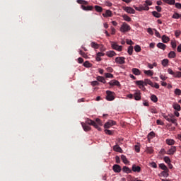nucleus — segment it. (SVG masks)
<instances>
[{
    "instance_id": "nucleus-1",
    "label": "nucleus",
    "mask_w": 181,
    "mask_h": 181,
    "mask_svg": "<svg viewBox=\"0 0 181 181\" xmlns=\"http://www.w3.org/2000/svg\"><path fill=\"white\" fill-rule=\"evenodd\" d=\"M86 124L88 125H92V127H94L98 131H101V127H103V122H101V119L97 118L95 121L91 120V119H87L86 121Z\"/></svg>"
},
{
    "instance_id": "nucleus-2",
    "label": "nucleus",
    "mask_w": 181,
    "mask_h": 181,
    "mask_svg": "<svg viewBox=\"0 0 181 181\" xmlns=\"http://www.w3.org/2000/svg\"><path fill=\"white\" fill-rule=\"evenodd\" d=\"M164 118L165 119H166V121H168V122H172V124H175V125H177V122H176L177 119L175 118V115L172 114L168 115H164Z\"/></svg>"
},
{
    "instance_id": "nucleus-3",
    "label": "nucleus",
    "mask_w": 181,
    "mask_h": 181,
    "mask_svg": "<svg viewBox=\"0 0 181 181\" xmlns=\"http://www.w3.org/2000/svg\"><path fill=\"white\" fill-rule=\"evenodd\" d=\"M106 94V100L107 101H114L115 100V93L111 90H107Z\"/></svg>"
},
{
    "instance_id": "nucleus-4",
    "label": "nucleus",
    "mask_w": 181,
    "mask_h": 181,
    "mask_svg": "<svg viewBox=\"0 0 181 181\" xmlns=\"http://www.w3.org/2000/svg\"><path fill=\"white\" fill-rule=\"evenodd\" d=\"M129 30H131V26H129L127 23H123L121 25L120 31L125 33V32H129Z\"/></svg>"
},
{
    "instance_id": "nucleus-5",
    "label": "nucleus",
    "mask_w": 181,
    "mask_h": 181,
    "mask_svg": "<svg viewBox=\"0 0 181 181\" xmlns=\"http://www.w3.org/2000/svg\"><path fill=\"white\" fill-rule=\"evenodd\" d=\"M111 46L114 50H117V52H122V46L118 45V44H117V42H112Z\"/></svg>"
},
{
    "instance_id": "nucleus-6",
    "label": "nucleus",
    "mask_w": 181,
    "mask_h": 181,
    "mask_svg": "<svg viewBox=\"0 0 181 181\" xmlns=\"http://www.w3.org/2000/svg\"><path fill=\"white\" fill-rule=\"evenodd\" d=\"M117 124V122L114 121V120H109L108 122H107L105 125H104V128L105 129H108V128H111V127L116 125Z\"/></svg>"
},
{
    "instance_id": "nucleus-7",
    "label": "nucleus",
    "mask_w": 181,
    "mask_h": 181,
    "mask_svg": "<svg viewBox=\"0 0 181 181\" xmlns=\"http://www.w3.org/2000/svg\"><path fill=\"white\" fill-rule=\"evenodd\" d=\"M115 62L117 63V64H125V57H117L115 58Z\"/></svg>"
},
{
    "instance_id": "nucleus-8",
    "label": "nucleus",
    "mask_w": 181,
    "mask_h": 181,
    "mask_svg": "<svg viewBox=\"0 0 181 181\" xmlns=\"http://www.w3.org/2000/svg\"><path fill=\"white\" fill-rule=\"evenodd\" d=\"M109 85L111 86H117V87H121V83H119V81L117 80H112L108 83Z\"/></svg>"
},
{
    "instance_id": "nucleus-9",
    "label": "nucleus",
    "mask_w": 181,
    "mask_h": 181,
    "mask_svg": "<svg viewBox=\"0 0 181 181\" xmlns=\"http://www.w3.org/2000/svg\"><path fill=\"white\" fill-rule=\"evenodd\" d=\"M82 127L83 128V130L86 132H88V131H91V127H90L89 125L87 124V122H86V123L82 122L81 123Z\"/></svg>"
},
{
    "instance_id": "nucleus-10",
    "label": "nucleus",
    "mask_w": 181,
    "mask_h": 181,
    "mask_svg": "<svg viewBox=\"0 0 181 181\" xmlns=\"http://www.w3.org/2000/svg\"><path fill=\"white\" fill-rule=\"evenodd\" d=\"M112 170L115 173H119V172H121V165L115 164L113 165Z\"/></svg>"
},
{
    "instance_id": "nucleus-11",
    "label": "nucleus",
    "mask_w": 181,
    "mask_h": 181,
    "mask_svg": "<svg viewBox=\"0 0 181 181\" xmlns=\"http://www.w3.org/2000/svg\"><path fill=\"white\" fill-rule=\"evenodd\" d=\"M124 11H125V12H127V13H132L134 14L135 13V10L133 9L132 7H124Z\"/></svg>"
},
{
    "instance_id": "nucleus-12",
    "label": "nucleus",
    "mask_w": 181,
    "mask_h": 181,
    "mask_svg": "<svg viewBox=\"0 0 181 181\" xmlns=\"http://www.w3.org/2000/svg\"><path fill=\"white\" fill-rule=\"evenodd\" d=\"M103 16H104V18H111V16H112V11L106 10L105 13H103Z\"/></svg>"
},
{
    "instance_id": "nucleus-13",
    "label": "nucleus",
    "mask_w": 181,
    "mask_h": 181,
    "mask_svg": "<svg viewBox=\"0 0 181 181\" xmlns=\"http://www.w3.org/2000/svg\"><path fill=\"white\" fill-rule=\"evenodd\" d=\"M135 83L136 86H139V88H145V83L144 81H136Z\"/></svg>"
},
{
    "instance_id": "nucleus-14",
    "label": "nucleus",
    "mask_w": 181,
    "mask_h": 181,
    "mask_svg": "<svg viewBox=\"0 0 181 181\" xmlns=\"http://www.w3.org/2000/svg\"><path fill=\"white\" fill-rule=\"evenodd\" d=\"M132 71L134 76H141V71L139 69L137 68H133L132 69Z\"/></svg>"
},
{
    "instance_id": "nucleus-15",
    "label": "nucleus",
    "mask_w": 181,
    "mask_h": 181,
    "mask_svg": "<svg viewBox=\"0 0 181 181\" xmlns=\"http://www.w3.org/2000/svg\"><path fill=\"white\" fill-rule=\"evenodd\" d=\"M134 97L136 101H139V100H141V92L140 91L136 92L134 95Z\"/></svg>"
},
{
    "instance_id": "nucleus-16",
    "label": "nucleus",
    "mask_w": 181,
    "mask_h": 181,
    "mask_svg": "<svg viewBox=\"0 0 181 181\" xmlns=\"http://www.w3.org/2000/svg\"><path fill=\"white\" fill-rule=\"evenodd\" d=\"M106 56L107 57H114V56H117V53L114 51H108L106 52Z\"/></svg>"
},
{
    "instance_id": "nucleus-17",
    "label": "nucleus",
    "mask_w": 181,
    "mask_h": 181,
    "mask_svg": "<svg viewBox=\"0 0 181 181\" xmlns=\"http://www.w3.org/2000/svg\"><path fill=\"white\" fill-rule=\"evenodd\" d=\"M132 170L133 172H137V173H139L141 172V167L140 166H136V165L134 164L132 165Z\"/></svg>"
},
{
    "instance_id": "nucleus-18",
    "label": "nucleus",
    "mask_w": 181,
    "mask_h": 181,
    "mask_svg": "<svg viewBox=\"0 0 181 181\" xmlns=\"http://www.w3.org/2000/svg\"><path fill=\"white\" fill-rule=\"evenodd\" d=\"M81 8H82V9L83 11H93V6H86L84 5H82Z\"/></svg>"
},
{
    "instance_id": "nucleus-19",
    "label": "nucleus",
    "mask_w": 181,
    "mask_h": 181,
    "mask_svg": "<svg viewBox=\"0 0 181 181\" xmlns=\"http://www.w3.org/2000/svg\"><path fill=\"white\" fill-rule=\"evenodd\" d=\"M113 151H115V152H119L120 153H122V148H121V147H119V146L118 145L114 146Z\"/></svg>"
},
{
    "instance_id": "nucleus-20",
    "label": "nucleus",
    "mask_w": 181,
    "mask_h": 181,
    "mask_svg": "<svg viewBox=\"0 0 181 181\" xmlns=\"http://www.w3.org/2000/svg\"><path fill=\"white\" fill-rule=\"evenodd\" d=\"M96 80L98 81H100V83H103V84H105L107 81H105V78L103 76H97Z\"/></svg>"
},
{
    "instance_id": "nucleus-21",
    "label": "nucleus",
    "mask_w": 181,
    "mask_h": 181,
    "mask_svg": "<svg viewBox=\"0 0 181 181\" xmlns=\"http://www.w3.org/2000/svg\"><path fill=\"white\" fill-rule=\"evenodd\" d=\"M168 155H173L176 152V146H172L168 151Z\"/></svg>"
},
{
    "instance_id": "nucleus-22",
    "label": "nucleus",
    "mask_w": 181,
    "mask_h": 181,
    "mask_svg": "<svg viewBox=\"0 0 181 181\" xmlns=\"http://www.w3.org/2000/svg\"><path fill=\"white\" fill-rule=\"evenodd\" d=\"M157 47H158V49H161L162 50H165V49H166V45L159 42L157 44Z\"/></svg>"
},
{
    "instance_id": "nucleus-23",
    "label": "nucleus",
    "mask_w": 181,
    "mask_h": 181,
    "mask_svg": "<svg viewBox=\"0 0 181 181\" xmlns=\"http://www.w3.org/2000/svg\"><path fill=\"white\" fill-rule=\"evenodd\" d=\"M173 107L174 108V110H175V111H180L181 110L180 105L177 103H173Z\"/></svg>"
},
{
    "instance_id": "nucleus-24",
    "label": "nucleus",
    "mask_w": 181,
    "mask_h": 181,
    "mask_svg": "<svg viewBox=\"0 0 181 181\" xmlns=\"http://www.w3.org/2000/svg\"><path fill=\"white\" fill-rule=\"evenodd\" d=\"M168 57L169 59H175L176 57V52L174 51H171L168 53Z\"/></svg>"
},
{
    "instance_id": "nucleus-25",
    "label": "nucleus",
    "mask_w": 181,
    "mask_h": 181,
    "mask_svg": "<svg viewBox=\"0 0 181 181\" xmlns=\"http://www.w3.org/2000/svg\"><path fill=\"white\" fill-rule=\"evenodd\" d=\"M90 46H91V47H93V49H99L100 48V45H98L95 42H92L90 43Z\"/></svg>"
},
{
    "instance_id": "nucleus-26",
    "label": "nucleus",
    "mask_w": 181,
    "mask_h": 181,
    "mask_svg": "<svg viewBox=\"0 0 181 181\" xmlns=\"http://www.w3.org/2000/svg\"><path fill=\"white\" fill-rule=\"evenodd\" d=\"M83 66L86 68H90V67H93V64L90 63V62L88 61H86L83 63Z\"/></svg>"
},
{
    "instance_id": "nucleus-27",
    "label": "nucleus",
    "mask_w": 181,
    "mask_h": 181,
    "mask_svg": "<svg viewBox=\"0 0 181 181\" xmlns=\"http://www.w3.org/2000/svg\"><path fill=\"white\" fill-rule=\"evenodd\" d=\"M122 170L123 172H125V173H132V170H131V169L127 166H124Z\"/></svg>"
},
{
    "instance_id": "nucleus-28",
    "label": "nucleus",
    "mask_w": 181,
    "mask_h": 181,
    "mask_svg": "<svg viewBox=\"0 0 181 181\" xmlns=\"http://www.w3.org/2000/svg\"><path fill=\"white\" fill-rule=\"evenodd\" d=\"M169 40H170L169 37H168L166 35H163L162 41H163V43H168V42H169Z\"/></svg>"
},
{
    "instance_id": "nucleus-29",
    "label": "nucleus",
    "mask_w": 181,
    "mask_h": 181,
    "mask_svg": "<svg viewBox=\"0 0 181 181\" xmlns=\"http://www.w3.org/2000/svg\"><path fill=\"white\" fill-rule=\"evenodd\" d=\"M144 74H146V76H153V71H151V70H144Z\"/></svg>"
},
{
    "instance_id": "nucleus-30",
    "label": "nucleus",
    "mask_w": 181,
    "mask_h": 181,
    "mask_svg": "<svg viewBox=\"0 0 181 181\" xmlns=\"http://www.w3.org/2000/svg\"><path fill=\"white\" fill-rule=\"evenodd\" d=\"M141 11H149V6L146 4L140 5Z\"/></svg>"
},
{
    "instance_id": "nucleus-31",
    "label": "nucleus",
    "mask_w": 181,
    "mask_h": 181,
    "mask_svg": "<svg viewBox=\"0 0 181 181\" xmlns=\"http://www.w3.org/2000/svg\"><path fill=\"white\" fill-rule=\"evenodd\" d=\"M162 66H163L164 67H166V66H168V64H169V59H165L162 61L161 62Z\"/></svg>"
},
{
    "instance_id": "nucleus-32",
    "label": "nucleus",
    "mask_w": 181,
    "mask_h": 181,
    "mask_svg": "<svg viewBox=\"0 0 181 181\" xmlns=\"http://www.w3.org/2000/svg\"><path fill=\"white\" fill-rule=\"evenodd\" d=\"M152 15L153 16H154L155 18H160L162 16V14L158 13V11H153L152 12Z\"/></svg>"
},
{
    "instance_id": "nucleus-33",
    "label": "nucleus",
    "mask_w": 181,
    "mask_h": 181,
    "mask_svg": "<svg viewBox=\"0 0 181 181\" xmlns=\"http://www.w3.org/2000/svg\"><path fill=\"white\" fill-rule=\"evenodd\" d=\"M133 52H134V47L129 46L127 50V53L129 54V56H132Z\"/></svg>"
},
{
    "instance_id": "nucleus-34",
    "label": "nucleus",
    "mask_w": 181,
    "mask_h": 181,
    "mask_svg": "<svg viewBox=\"0 0 181 181\" xmlns=\"http://www.w3.org/2000/svg\"><path fill=\"white\" fill-rule=\"evenodd\" d=\"M165 4H168V5H175V0H163Z\"/></svg>"
},
{
    "instance_id": "nucleus-35",
    "label": "nucleus",
    "mask_w": 181,
    "mask_h": 181,
    "mask_svg": "<svg viewBox=\"0 0 181 181\" xmlns=\"http://www.w3.org/2000/svg\"><path fill=\"white\" fill-rule=\"evenodd\" d=\"M167 145H175V140L173 139H166Z\"/></svg>"
},
{
    "instance_id": "nucleus-36",
    "label": "nucleus",
    "mask_w": 181,
    "mask_h": 181,
    "mask_svg": "<svg viewBox=\"0 0 181 181\" xmlns=\"http://www.w3.org/2000/svg\"><path fill=\"white\" fill-rule=\"evenodd\" d=\"M123 19L126 21V22H131L132 19L131 17L128 16L127 15H123Z\"/></svg>"
},
{
    "instance_id": "nucleus-37",
    "label": "nucleus",
    "mask_w": 181,
    "mask_h": 181,
    "mask_svg": "<svg viewBox=\"0 0 181 181\" xmlns=\"http://www.w3.org/2000/svg\"><path fill=\"white\" fill-rule=\"evenodd\" d=\"M151 101H153V103H158V97L155 95H152L151 96Z\"/></svg>"
},
{
    "instance_id": "nucleus-38",
    "label": "nucleus",
    "mask_w": 181,
    "mask_h": 181,
    "mask_svg": "<svg viewBox=\"0 0 181 181\" xmlns=\"http://www.w3.org/2000/svg\"><path fill=\"white\" fill-rule=\"evenodd\" d=\"M121 159L123 161V163H125V165H127V163H128V159H127V156L122 155Z\"/></svg>"
},
{
    "instance_id": "nucleus-39",
    "label": "nucleus",
    "mask_w": 181,
    "mask_h": 181,
    "mask_svg": "<svg viewBox=\"0 0 181 181\" xmlns=\"http://www.w3.org/2000/svg\"><path fill=\"white\" fill-rule=\"evenodd\" d=\"M159 168H160V169H162L163 170H168V167H167L165 164H163V163H160V164L159 165Z\"/></svg>"
},
{
    "instance_id": "nucleus-40",
    "label": "nucleus",
    "mask_w": 181,
    "mask_h": 181,
    "mask_svg": "<svg viewBox=\"0 0 181 181\" xmlns=\"http://www.w3.org/2000/svg\"><path fill=\"white\" fill-rule=\"evenodd\" d=\"M95 9L96 11V12H103V7L100 6H95Z\"/></svg>"
},
{
    "instance_id": "nucleus-41",
    "label": "nucleus",
    "mask_w": 181,
    "mask_h": 181,
    "mask_svg": "<svg viewBox=\"0 0 181 181\" xmlns=\"http://www.w3.org/2000/svg\"><path fill=\"white\" fill-rule=\"evenodd\" d=\"M177 78H180L181 77V72L180 71H177V72H174V76Z\"/></svg>"
},
{
    "instance_id": "nucleus-42",
    "label": "nucleus",
    "mask_w": 181,
    "mask_h": 181,
    "mask_svg": "<svg viewBox=\"0 0 181 181\" xmlns=\"http://www.w3.org/2000/svg\"><path fill=\"white\" fill-rule=\"evenodd\" d=\"M105 76L106 77V78H114V75L110 73H105Z\"/></svg>"
},
{
    "instance_id": "nucleus-43",
    "label": "nucleus",
    "mask_w": 181,
    "mask_h": 181,
    "mask_svg": "<svg viewBox=\"0 0 181 181\" xmlns=\"http://www.w3.org/2000/svg\"><path fill=\"white\" fill-rule=\"evenodd\" d=\"M168 172H169V169L167 170L163 171L161 173V175H163L164 176V177H168V176H169V173Z\"/></svg>"
},
{
    "instance_id": "nucleus-44",
    "label": "nucleus",
    "mask_w": 181,
    "mask_h": 181,
    "mask_svg": "<svg viewBox=\"0 0 181 181\" xmlns=\"http://www.w3.org/2000/svg\"><path fill=\"white\" fill-rule=\"evenodd\" d=\"M134 50L136 53H139V52H141V46H139V45L134 46Z\"/></svg>"
},
{
    "instance_id": "nucleus-45",
    "label": "nucleus",
    "mask_w": 181,
    "mask_h": 181,
    "mask_svg": "<svg viewBox=\"0 0 181 181\" xmlns=\"http://www.w3.org/2000/svg\"><path fill=\"white\" fill-rule=\"evenodd\" d=\"M79 54H81L82 57H84V59H87L88 57L87 54L84 52H83V50L79 51Z\"/></svg>"
},
{
    "instance_id": "nucleus-46",
    "label": "nucleus",
    "mask_w": 181,
    "mask_h": 181,
    "mask_svg": "<svg viewBox=\"0 0 181 181\" xmlns=\"http://www.w3.org/2000/svg\"><path fill=\"white\" fill-rule=\"evenodd\" d=\"M173 19H179V18H180V15L177 13H175L173 16H172Z\"/></svg>"
},
{
    "instance_id": "nucleus-47",
    "label": "nucleus",
    "mask_w": 181,
    "mask_h": 181,
    "mask_svg": "<svg viewBox=\"0 0 181 181\" xmlns=\"http://www.w3.org/2000/svg\"><path fill=\"white\" fill-rule=\"evenodd\" d=\"M146 151L147 153H153V148L151 147H147Z\"/></svg>"
},
{
    "instance_id": "nucleus-48",
    "label": "nucleus",
    "mask_w": 181,
    "mask_h": 181,
    "mask_svg": "<svg viewBox=\"0 0 181 181\" xmlns=\"http://www.w3.org/2000/svg\"><path fill=\"white\" fill-rule=\"evenodd\" d=\"M174 93L176 95H181V90L179 88H176Z\"/></svg>"
},
{
    "instance_id": "nucleus-49",
    "label": "nucleus",
    "mask_w": 181,
    "mask_h": 181,
    "mask_svg": "<svg viewBox=\"0 0 181 181\" xmlns=\"http://www.w3.org/2000/svg\"><path fill=\"white\" fill-rule=\"evenodd\" d=\"M164 162H165V163H168V165L169 163H170V158L168 156L164 157Z\"/></svg>"
},
{
    "instance_id": "nucleus-50",
    "label": "nucleus",
    "mask_w": 181,
    "mask_h": 181,
    "mask_svg": "<svg viewBox=\"0 0 181 181\" xmlns=\"http://www.w3.org/2000/svg\"><path fill=\"white\" fill-rule=\"evenodd\" d=\"M91 86H93V87L95 86H100V83H98V81H93L91 82Z\"/></svg>"
},
{
    "instance_id": "nucleus-51",
    "label": "nucleus",
    "mask_w": 181,
    "mask_h": 181,
    "mask_svg": "<svg viewBox=\"0 0 181 181\" xmlns=\"http://www.w3.org/2000/svg\"><path fill=\"white\" fill-rule=\"evenodd\" d=\"M152 81L149 80V79H145L144 83V86H148V84L149 85L150 83H151Z\"/></svg>"
},
{
    "instance_id": "nucleus-52",
    "label": "nucleus",
    "mask_w": 181,
    "mask_h": 181,
    "mask_svg": "<svg viewBox=\"0 0 181 181\" xmlns=\"http://www.w3.org/2000/svg\"><path fill=\"white\" fill-rule=\"evenodd\" d=\"M168 74H171L172 76H175V72L173 71V70H172V69H170V68H169L168 69Z\"/></svg>"
},
{
    "instance_id": "nucleus-53",
    "label": "nucleus",
    "mask_w": 181,
    "mask_h": 181,
    "mask_svg": "<svg viewBox=\"0 0 181 181\" xmlns=\"http://www.w3.org/2000/svg\"><path fill=\"white\" fill-rule=\"evenodd\" d=\"M144 4L147 5V6H151V5H152V1L151 0H146Z\"/></svg>"
},
{
    "instance_id": "nucleus-54",
    "label": "nucleus",
    "mask_w": 181,
    "mask_h": 181,
    "mask_svg": "<svg viewBox=\"0 0 181 181\" xmlns=\"http://www.w3.org/2000/svg\"><path fill=\"white\" fill-rule=\"evenodd\" d=\"M105 133L107 134V135H112V131L111 130L105 129Z\"/></svg>"
},
{
    "instance_id": "nucleus-55",
    "label": "nucleus",
    "mask_w": 181,
    "mask_h": 181,
    "mask_svg": "<svg viewBox=\"0 0 181 181\" xmlns=\"http://www.w3.org/2000/svg\"><path fill=\"white\" fill-rule=\"evenodd\" d=\"M126 43L127 45H129L130 46H132V45H134V42H132V40H127Z\"/></svg>"
},
{
    "instance_id": "nucleus-56",
    "label": "nucleus",
    "mask_w": 181,
    "mask_h": 181,
    "mask_svg": "<svg viewBox=\"0 0 181 181\" xmlns=\"http://www.w3.org/2000/svg\"><path fill=\"white\" fill-rule=\"evenodd\" d=\"M175 8H177V9H181V4L180 3H175Z\"/></svg>"
},
{
    "instance_id": "nucleus-57",
    "label": "nucleus",
    "mask_w": 181,
    "mask_h": 181,
    "mask_svg": "<svg viewBox=\"0 0 181 181\" xmlns=\"http://www.w3.org/2000/svg\"><path fill=\"white\" fill-rule=\"evenodd\" d=\"M106 70L108 73H112V71H114V69L112 67H107L106 68Z\"/></svg>"
},
{
    "instance_id": "nucleus-58",
    "label": "nucleus",
    "mask_w": 181,
    "mask_h": 181,
    "mask_svg": "<svg viewBox=\"0 0 181 181\" xmlns=\"http://www.w3.org/2000/svg\"><path fill=\"white\" fill-rule=\"evenodd\" d=\"M134 8L136 9V11H139V12H142V8L141 6H139V7L134 6Z\"/></svg>"
},
{
    "instance_id": "nucleus-59",
    "label": "nucleus",
    "mask_w": 181,
    "mask_h": 181,
    "mask_svg": "<svg viewBox=\"0 0 181 181\" xmlns=\"http://www.w3.org/2000/svg\"><path fill=\"white\" fill-rule=\"evenodd\" d=\"M180 35H181L180 30H176L175 31V36H176V37H179L180 36Z\"/></svg>"
},
{
    "instance_id": "nucleus-60",
    "label": "nucleus",
    "mask_w": 181,
    "mask_h": 181,
    "mask_svg": "<svg viewBox=\"0 0 181 181\" xmlns=\"http://www.w3.org/2000/svg\"><path fill=\"white\" fill-rule=\"evenodd\" d=\"M156 9L158 12H162V7L159 6H156Z\"/></svg>"
},
{
    "instance_id": "nucleus-61",
    "label": "nucleus",
    "mask_w": 181,
    "mask_h": 181,
    "mask_svg": "<svg viewBox=\"0 0 181 181\" xmlns=\"http://www.w3.org/2000/svg\"><path fill=\"white\" fill-rule=\"evenodd\" d=\"M105 5L106 6H112V3H111V2H110V1H106L105 3Z\"/></svg>"
},
{
    "instance_id": "nucleus-62",
    "label": "nucleus",
    "mask_w": 181,
    "mask_h": 181,
    "mask_svg": "<svg viewBox=\"0 0 181 181\" xmlns=\"http://www.w3.org/2000/svg\"><path fill=\"white\" fill-rule=\"evenodd\" d=\"M171 46H172L173 49H176V42L172 41Z\"/></svg>"
},
{
    "instance_id": "nucleus-63",
    "label": "nucleus",
    "mask_w": 181,
    "mask_h": 181,
    "mask_svg": "<svg viewBox=\"0 0 181 181\" xmlns=\"http://www.w3.org/2000/svg\"><path fill=\"white\" fill-rule=\"evenodd\" d=\"M116 163H120L119 156H116L115 157Z\"/></svg>"
},
{
    "instance_id": "nucleus-64",
    "label": "nucleus",
    "mask_w": 181,
    "mask_h": 181,
    "mask_svg": "<svg viewBox=\"0 0 181 181\" xmlns=\"http://www.w3.org/2000/svg\"><path fill=\"white\" fill-rule=\"evenodd\" d=\"M177 50L178 53L181 52V44L180 45H178Z\"/></svg>"
}]
</instances>
